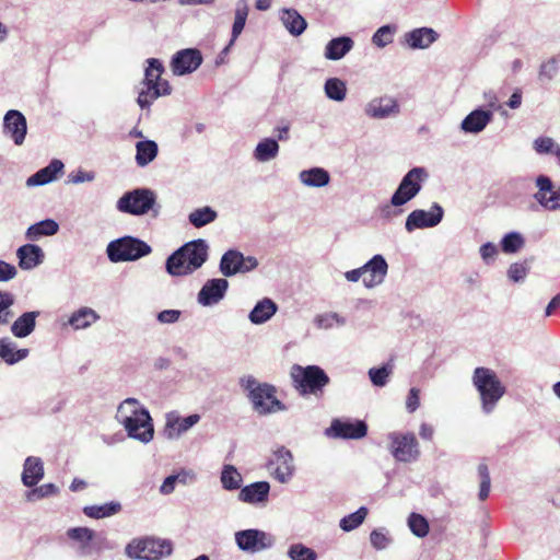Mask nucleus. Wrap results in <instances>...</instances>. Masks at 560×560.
I'll return each instance as SVG.
<instances>
[{"label": "nucleus", "mask_w": 560, "mask_h": 560, "mask_svg": "<svg viewBox=\"0 0 560 560\" xmlns=\"http://www.w3.org/2000/svg\"><path fill=\"white\" fill-rule=\"evenodd\" d=\"M472 384L480 395L482 411L491 413L505 394L504 385L494 371L482 366L475 369Z\"/></svg>", "instance_id": "obj_5"}, {"label": "nucleus", "mask_w": 560, "mask_h": 560, "mask_svg": "<svg viewBox=\"0 0 560 560\" xmlns=\"http://www.w3.org/2000/svg\"><path fill=\"white\" fill-rule=\"evenodd\" d=\"M364 272L363 285L366 289H373L381 285L387 276L388 264L383 255H374L362 266Z\"/></svg>", "instance_id": "obj_20"}, {"label": "nucleus", "mask_w": 560, "mask_h": 560, "mask_svg": "<svg viewBox=\"0 0 560 560\" xmlns=\"http://www.w3.org/2000/svg\"><path fill=\"white\" fill-rule=\"evenodd\" d=\"M267 468L278 482L288 483L295 472L292 452L285 446L277 447L267 463Z\"/></svg>", "instance_id": "obj_10"}, {"label": "nucleus", "mask_w": 560, "mask_h": 560, "mask_svg": "<svg viewBox=\"0 0 560 560\" xmlns=\"http://www.w3.org/2000/svg\"><path fill=\"white\" fill-rule=\"evenodd\" d=\"M95 179V173L90 171H83L78 170L77 172H73L69 174L68 182L72 184H82V183H90Z\"/></svg>", "instance_id": "obj_60"}, {"label": "nucleus", "mask_w": 560, "mask_h": 560, "mask_svg": "<svg viewBox=\"0 0 560 560\" xmlns=\"http://www.w3.org/2000/svg\"><path fill=\"white\" fill-rule=\"evenodd\" d=\"M208 249L207 242L201 238L184 244L167 257L166 271L173 277L191 275L207 261Z\"/></svg>", "instance_id": "obj_2"}, {"label": "nucleus", "mask_w": 560, "mask_h": 560, "mask_svg": "<svg viewBox=\"0 0 560 560\" xmlns=\"http://www.w3.org/2000/svg\"><path fill=\"white\" fill-rule=\"evenodd\" d=\"M278 311L277 304L269 298L260 300L248 315L252 324L260 325L268 322Z\"/></svg>", "instance_id": "obj_36"}, {"label": "nucleus", "mask_w": 560, "mask_h": 560, "mask_svg": "<svg viewBox=\"0 0 560 560\" xmlns=\"http://www.w3.org/2000/svg\"><path fill=\"white\" fill-rule=\"evenodd\" d=\"M492 118V110H486L481 107L476 108L462 120L460 129L466 133L477 135L486 129Z\"/></svg>", "instance_id": "obj_24"}, {"label": "nucleus", "mask_w": 560, "mask_h": 560, "mask_svg": "<svg viewBox=\"0 0 560 560\" xmlns=\"http://www.w3.org/2000/svg\"><path fill=\"white\" fill-rule=\"evenodd\" d=\"M290 376L293 387L300 395H319L330 382L327 373L318 365L301 366L294 364L291 368Z\"/></svg>", "instance_id": "obj_6"}, {"label": "nucleus", "mask_w": 560, "mask_h": 560, "mask_svg": "<svg viewBox=\"0 0 560 560\" xmlns=\"http://www.w3.org/2000/svg\"><path fill=\"white\" fill-rule=\"evenodd\" d=\"M241 386L248 393V398L262 389L264 383H259L254 376L247 375L240 380Z\"/></svg>", "instance_id": "obj_58"}, {"label": "nucleus", "mask_w": 560, "mask_h": 560, "mask_svg": "<svg viewBox=\"0 0 560 560\" xmlns=\"http://www.w3.org/2000/svg\"><path fill=\"white\" fill-rule=\"evenodd\" d=\"M3 128L16 145H21L24 142L27 124L25 116L21 112L15 109L8 110L3 118Z\"/></svg>", "instance_id": "obj_23"}, {"label": "nucleus", "mask_w": 560, "mask_h": 560, "mask_svg": "<svg viewBox=\"0 0 560 560\" xmlns=\"http://www.w3.org/2000/svg\"><path fill=\"white\" fill-rule=\"evenodd\" d=\"M270 485L268 481H256L243 487L238 500L248 504H266L268 502Z\"/></svg>", "instance_id": "obj_25"}, {"label": "nucleus", "mask_w": 560, "mask_h": 560, "mask_svg": "<svg viewBox=\"0 0 560 560\" xmlns=\"http://www.w3.org/2000/svg\"><path fill=\"white\" fill-rule=\"evenodd\" d=\"M325 95L335 102H342L347 95L346 82L339 78H329L324 84Z\"/></svg>", "instance_id": "obj_43"}, {"label": "nucleus", "mask_w": 560, "mask_h": 560, "mask_svg": "<svg viewBox=\"0 0 560 560\" xmlns=\"http://www.w3.org/2000/svg\"><path fill=\"white\" fill-rule=\"evenodd\" d=\"M478 475L480 477V489H479V500L485 501L489 497L491 479L488 466L485 463L478 465Z\"/></svg>", "instance_id": "obj_54"}, {"label": "nucleus", "mask_w": 560, "mask_h": 560, "mask_svg": "<svg viewBox=\"0 0 560 560\" xmlns=\"http://www.w3.org/2000/svg\"><path fill=\"white\" fill-rule=\"evenodd\" d=\"M419 395L420 390L418 388H411L407 396L406 408L409 412H415L419 407Z\"/></svg>", "instance_id": "obj_64"}, {"label": "nucleus", "mask_w": 560, "mask_h": 560, "mask_svg": "<svg viewBox=\"0 0 560 560\" xmlns=\"http://www.w3.org/2000/svg\"><path fill=\"white\" fill-rule=\"evenodd\" d=\"M14 294L9 291L0 290V326L10 324L14 317L12 306L14 305Z\"/></svg>", "instance_id": "obj_46"}, {"label": "nucleus", "mask_w": 560, "mask_h": 560, "mask_svg": "<svg viewBox=\"0 0 560 560\" xmlns=\"http://www.w3.org/2000/svg\"><path fill=\"white\" fill-rule=\"evenodd\" d=\"M44 475L45 470L42 458L36 456H28L24 460L21 479L25 487H35L44 478Z\"/></svg>", "instance_id": "obj_28"}, {"label": "nucleus", "mask_w": 560, "mask_h": 560, "mask_svg": "<svg viewBox=\"0 0 560 560\" xmlns=\"http://www.w3.org/2000/svg\"><path fill=\"white\" fill-rule=\"evenodd\" d=\"M369 511L365 506L359 508L355 512L346 515L339 522V526L343 532H351L359 527L365 520Z\"/></svg>", "instance_id": "obj_49"}, {"label": "nucleus", "mask_w": 560, "mask_h": 560, "mask_svg": "<svg viewBox=\"0 0 560 560\" xmlns=\"http://www.w3.org/2000/svg\"><path fill=\"white\" fill-rule=\"evenodd\" d=\"M368 433V425L363 420H340L334 419L325 434L332 439L360 440Z\"/></svg>", "instance_id": "obj_15"}, {"label": "nucleus", "mask_w": 560, "mask_h": 560, "mask_svg": "<svg viewBox=\"0 0 560 560\" xmlns=\"http://www.w3.org/2000/svg\"><path fill=\"white\" fill-rule=\"evenodd\" d=\"M397 101L390 96H381L371 100L364 107V114L373 119H386L399 114Z\"/></svg>", "instance_id": "obj_22"}, {"label": "nucleus", "mask_w": 560, "mask_h": 560, "mask_svg": "<svg viewBox=\"0 0 560 560\" xmlns=\"http://www.w3.org/2000/svg\"><path fill=\"white\" fill-rule=\"evenodd\" d=\"M151 250L150 245L133 236L114 240L106 248L108 259L112 262L135 261L149 255Z\"/></svg>", "instance_id": "obj_8"}, {"label": "nucleus", "mask_w": 560, "mask_h": 560, "mask_svg": "<svg viewBox=\"0 0 560 560\" xmlns=\"http://www.w3.org/2000/svg\"><path fill=\"white\" fill-rule=\"evenodd\" d=\"M279 143L275 138H264L260 140L254 152L253 158L259 163H266L276 159L279 154Z\"/></svg>", "instance_id": "obj_38"}, {"label": "nucleus", "mask_w": 560, "mask_h": 560, "mask_svg": "<svg viewBox=\"0 0 560 560\" xmlns=\"http://www.w3.org/2000/svg\"><path fill=\"white\" fill-rule=\"evenodd\" d=\"M28 349H16L15 342L9 337L0 338V359L9 364L13 365L28 357Z\"/></svg>", "instance_id": "obj_35"}, {"label": "nucleus", "mask_w": 560, "mask_h": 560, "mask_svg": "<svg viewBox=\"0 0 560 560\" xmlns=\"http://www.w3.org/2000/svg\"><path fill=\"white\" fill-rule=\"evenodd\" d=\"M444 217L442 206L434 202L430 210L416 209L411 211L405 222V229L411 233L418 229L434 228L441 223Z\"/></svg>", "instance_id": "obj_14"}, {"label": "nucleus", "mask_w": 560, "mask_h": 560, "mask_svg": "<svg viewBox=\"0 0 560 560\" xmlns=\"http://www.w3.org/2000/svg\"><path fill=\"white\" fill-rule=\"evenodd\" d=\"M217 211L213 210L211 207L206 206L191 211L188 215V221L195 228H202L213 222L217 219Z\"/></svg>", "instance_id": "obj_44"}, {"label": "nucleus", "mask_w": 560, "mask_h": 560, "mask_svg": "<svg viewBox=\"0 0 560 560\" xmlns=\"http://www.w3.org/2000/svg\"><path fill=\"white\" fill-rule=\"evenodd\" d=\"M370 541H371V545L376 550H384V549H386L390 545L392 539L387 535L385 529L381 528V529H373L371 532V534H370Z\"/></svg>", "instance_id": "obj_56"}, {"label": "nucleus", "mask_w": 560, "mask_h": 560, "mask_svg": "<svg viewBox=\"0 0 560 560\" xmlns=\"http://www.w3.org/2000/svg\"><path fill=\"white\" fill-rule=\"evenodd\" d=\"M555 140L549 137H539L534 141V149L539 154H550L555 148Z\"/></svg>", "instance_id": "obj_59"}, {"label": "nucleus", "mask_w": 560, "mask_h": 560, "mask_svg": "<svg viewBox=\"0 0 560 560\" xmlns=\"http://www.w3.org/2000/svg\"><path fill=\"white\" fill-rule=\"evenodd\" d=\"M257 266L258 260L254 256L245 257L241 252L230 249L222 255L219 268L224 277H232L252 271Z\"/></svg>", "instance_id": "obj_13"}, {"label": "nucleus", "mask_w": 560, "mask_h": 560, "mask_svg": "<svg viewBox=\"0 0 560 560\" xmlns=\"http://www.w3.org/2000/svg\"><path fill=\"white\" fill-rule=\"evenodd\" d=\"M59 230L58 223L52 219H45L35 224H32L26 230L25 236L28 240H37L40 236L55 235Z\"/></svg>", "instance_id": "obj_41"}, {"label": "nucleus", "mask_w": 560, "mask_h": 560, "mask_svg": "<svg viewBox=\"0 0 560 560\" xmlns=\"http://www.w3.org/2000/svg\"><path fill=\"white\" fill-rule=\"evenodd\" d=\"M300 182L312 188H322L329 184L330 174L323 167H311L299 173Z\"/></svg>", "instance_id": "obj_33"}, {"label": "nucleus", "mask_w": 560, "mask_h": 560, "mask_svg": "<svg viewBox=\"0 0 560 560\" xmlns=\"http://www.w3.org/2000/svg\"><path fill=\"white\" fill-rule=\"evenodd\" d=\"M390 369L386 365L369 370V377L374 386L383 387L387 384Z\"/></svg>", "instance_id": "obj_55"}, {"label": "nucleus", "mask_w": 560, "mask_h": 560, "mask_svg": "<svg viewBox=\"0 0 560 560\" xmlns=\"http://www.w3.org/2000/svg\"><path fill=\"white\" fill-rule=\"evenodd\" d=\"M480 256L486 264H490L498 254V248L493 243H486L480 247Z\"/></svg>", "instance_id": "obj_61"}, {"label": "nucleus", "mask_w": 560, "mask_h": 560, "mask_svg": "<svg viewBox=\"0 0 560 560\" xmlns=\"http://www.w3.org/2000/svg\"><path fill=\"white\" fill-rule=\"evenodd\" d=\"M18 273L15 266L0 260V281H9Z\"/></svg>", "instance_id": "obj_63"}, {"label": "nucleus", "mask_w": 560, "mask_h": 560, "mask_svg": "<svg viewBox=\"0 0 560 560\" xmlns=\"http://www.w3.org/2000/svg\"><path fill=\"white\" fill-rule=\"evenodd\" d=\"M180 314L178 310H164L158 314V320L162 324H174L179 319Z\"/></svg>", "instance_id": "obj_62"}, {"label": "nucleus", "mask_w": 560, "mask_h": 560, "mask_svg": "<svg viewBox=\"0 0 560 560\" xmlns=\"http://www.w3.org/2000/svg\"><path fill=\"white\" fill-rule=\"evenodd\" d=\"M147 63L144 79L137 98V103L142 109H149L155 100L172 93L168 81L162 79L163 63L155 58L148 59Z\"/></svg>", "instance_id": "obj_4"}, {"label": "nucleus", "mask_w": 560, "mask_h": 560, "mask_svg": "<svg viewBox=\"0 0 560 560\" xmlns=\"http://www.w3.org/2000/svg\"><path fill=\"white\" fill-rule=\"evenodd\" d=\"M235 542L242 551L255 553L272 548L276 539L271 534L250 528L236 532Z\"/></svg>", "instance_id": "obj_12"}, {"label": "nucleus", "mask_w": 560, "mask_h": 560, "mask_svg": "<svg viewBox=\"0 0 560 560\" xmlns=\"http://www.w3.org/2000/svg\"><path fill=\"white\" fill-rule=\"evenodd\" d=\"M347 323L346 317L341 316L336 312H327L318 314L314 318V324L319 329H330L334 326H345Z\"/></svg>", "instance_id": "obj_47"}, {"label": "nucleus", "mask_w": 560, "mask_h": 560, "mask_svg": "<svg viewBox=\"0 0 560 560\" xmlns=\"http://www.w3.org/2000/svg\"><path fill=\"white\" fill-rule=\"evenodd\" d=\"M62 170L63 163L60 160L55 159L50 161V163L47 166L40 168L35 174L30 176L26 179V185L28 187L46 185L56 179L57 174L62 172Z\"/></svg>", "instance_id": "obj_29"}, {"label": "nucleus", "mask_w": 560, "mask_h": 560, "mask_svg": "<svg viewBox=\"0 0 560 560\" xmlns=\"http://www.w3.org/2000/svg\"><path fill=\"white\" fill-rule=\"evenodd\" d=\"M121 510V504L116 501H110L101 505H89L83 508V513L91 518L109 517Z\"/></svg>", "instance_id": "obj_42"}, {"label": "nucleus", "mask_w": 560, "mask_h": 560, "mask_svg": "<svg viewBox=\"0 0 560 560\" xmlns=\"http://www.w3.org/2000/svg\"><path fill=\"white\" fill-rule=\"evenodd\" d=\"M201 63V52L195 48H186L177 51L173 56L171 69L175 75H185L196 71Z\"/></svg>", "instance_id": "obj_19"}, {"label": "nucleus", "mask_w": 560, "mask_h": 560, "mask_svg": "<svg viewBox=\"0 0 560 560\" xmlns=\"http://www.w3.org/2000/svg\"><path fill=\"white\" fill-rule=\"evenodd\" d=\"M59 488L55 483H45L39 487L33 488L25 493V499L30 502H35L51 495H56Z\"/></svg>", "instance_id": "obj_51"}, {"label": "nucleus", "mask_w": 560, "mask_h": 560, "mask_svg": "<svg viewBox=\"0 0 560 560\" xmlns=\"http://www.w3.org/2000/svg\"><path fill=\"white\" fill-rule=\"evenodd\" d=\"M428 178L429 173L422 166H416L409 170L392 195L390 205H386L382 208V214L386 218L401 214L404 210L392 211V207L399 208L412 200L421 191Z\"/></svg>", "instance_id": "obj_3"}, {"label": "nucleus", "mask_w": 560, "mask_h": 560, "mask_svg": "<svg viewBox=\"0 0 560 560\" xmlns=\"http://www.w3.org/2000/svg\"><path fill=\"white\" fill-rule=\"evenodd\" d=\"M279 20L289 34L295 37L302 35L307 27L306 20L298 12V10L292 8L281 9L279 11Z\"/></svg>", "instance_id": "obj_27"}, {"label": "nucleus", "mask_w": 560, "mask_h": 560, "mask_svg": "<svg viewBox=\"0 0 560 560\" xmlns=\"http://www.w3.org/2000/svg\"><path fill=\"white\" fill-rule=\"evenodd\" d=\"M39 316V312L32 311L25 312L19 316L11 325V332L16 338H25L30 336L36 326V319Z\"/></svg>", "instance_id": "obj_34"}, {"label": "nucleus", "mask_w": 560, "mask_h": 560, "mask_svg": "<svg viewBox=\"0 0 560 560\" xmlns=\"http://www.w3.org/2000/svg\"><path fill=\"white\" fill-rule=\"evenodd\" d=\"M525 244L524 237L518 232H510L501 241L502 250L506 254L518 252Z\"/></svg>", "instance_id": "obj_52"}, {"label": "nucleus", "mask_w": 560, "mask_h": 560, "mask_svg": "<svg viewBox=\"0 0 560 560\" xmlns=\"http://www.w3.org/2000/svg\"><path fill=\"white\" fill-rule=\"evenodd\" d=\"M396 32L397 26L395 24L383 25L373 34L372 44L378 48H384L393 42Z\"/></svg>", "instance_id": "obj_50"}, {"label": "nucleus", "mask_w": 560, "mask_h": 560, "mask_svg": "<svg viewBox=\"0 0 560 560\" xmlns=\"http://www.w3.org/2000/svg\"><path fill=\"white\" fill-rule=\"evenodd\" d=\"M117 421L129 438L148 444L153 440L154 427L149 410L136 398H126L116 412Z\"/></svg>", "instance_id": "obj_1"}, {"label": "nucleus", "mask_w": 560, "mask_h": 560, "mask_svg": "<svg viewBox=\"0 0 560 560\" xmlns=\"http://www.w3.org/2000/svg\"><path fill=\"white\" fill-rule=\"evenodd\" d=\"M159 148L155 141L144 140L136 144V162L143 167L150 164L158 155Z\"/></svg>", "instance_id": "obj_40"}, {"label": "nucleus", "mask_w": 560, "mask_h": 560, "mask_svg": "<svg viewBox=\"0 0 560 560\" xmlns=\"http://www.w3.org/2000/svg\"><path fill=\"white\" fill-rule=\"evenodd\" d=\"M200 421L197 413L182 417L177 411L167 412L165 416L164 435L168 440H177Z\"/></svg>", "instance_id": "obj_18"}, {"label": "nucleus", "mask_w": 560, "mask_h": 560, "mask_svg": "<svg viewBox=\"0 0 560 560\" xmlns=\"http://www.w3.org/2000/svg\"><path fill=\"white\" fill-rule=\"evenodd\" d=\"M242 480V475L233 465L228 464L223 466L220 476V481L222 483L223 489L229 491L240 489Z\"/></svg>", "instance_id": "obj_45"}, {"label": "nucleus", "mask_w": 560, "mask_h": 560, "mask_svg": "<svg viewBox=\"0 0 560 560\" xmlns=\"http://www.w3.org/2000/svg\"><path fill=\"white\" fill-rule=\"evenodd\" d=\"M68 537L72 540L80 542L79 553L83 557L90 556L93 552L92 541L95 537V532L88 527H74L68 530Z\"/></svg>", "instance_id": "obj_37"}, {"label": "nucleus", "mask_w": 560, "mask_h": 560, "mask_svg": "<svg viewBox=\"0 0 560 560\" xmlns=\"http://www.w3.org/2000/svg\"><path fill=\"white\" fill-rule=\"evenodd\" d=\"M405 38L412 49H424L438 39V33L429 27H420L408 32Z\"/></svg>", "instance_id": "obj_32"}, {"label": "nucleus", "mask_w": 560, "mask_h": 560, "mask_svg": "<svg viewBox=\"0 0 560 560\" xmlns=\"http://www.w3.org/2000/svg\"><path fill=\"white\" fill-rule=\"evenodd\" d=\"M160 206L156 202V194L150 188H136L126 191L116 202V209L121 213L136 217L153 212L156 217L160 213Z\"/></svg>", "instance_id": "obj_7"}, {"label": "nucleus", "mask_w": 560, "mask_h": 560, "mask_svg": "<svg viewBox=\"0 0 560 560\" xmlns=\"http://www.w3.org/2000/svg\"><path fill=\"white\" fill-rule=\"evenodd\" d=\"M408 526L417 537H425L429 533V523L420 514L411 513L408 517Z\"/></svg>", "instance_id": "obj_53"}, {"label": "nucleus", "mask_w": 560, "mask_h": 560, "mask_svg": "<svg viewBox=\"0 0 560 560\" xmlns=\"http://www.w3.org/2000/svg\"><path fill=\"white\" fill-rule=\"evenodd\" d=\"M249 8L246 0H238L235 4V16L234 23L232 25L231 39L229 44L223 48V52L230 51L231 47L234 45L235 40L242 34L246 20L248 16Z\"/></svg>", "instance_id": "obj_31"}, {"label": "nucleus", "mask_w": 560, "mask_h": 560, "mask_svg": "<svg viewBox=\"0 0 560 560\" xmlns=\"http://www.w3.org/2000/svg\"><path fill=\"white\" fill-rule=\"evenodd\" d=\"M387 439L390 441L389 451L396 460L410 463L419 457L420 451L413 433L390 432Z\"/></svg>", "instance_id": "obj_11"}, {"label": "nucleus", "mask_w": 560, "mask_h": 560, "mask_svg": "<svg viewBox=\"0 0 560 560\" xmlns=\"http://www.w3.org/2000/svg\"><path fill=\"white\" fill-rule=\"evenodd\" d=\"M528 270L529 268L525 262H514L508 269V277L513 282H523Z\"/></svg>", "instance_id": "obj_57"}, {"label": "nucleus", "mask_w": 560, "mask_h": 560, "mask_svg": "<svg viewBox=\"0 0 560 560\" xmlns=\"http://www.w3.org/2000/svg\"><path fill=\"white\" fill-rule=\"evenodd\" d=\"M354 46V42L349 36H339L330 39L324 50V57L328 60L337 61L342 59Z\"/></svg>", "instance_id": "obj_30"}, {"label": "nucleus", "mask_w": 560, "mask_h": 560, "mask_svg": "<svg viewBox=\"0 0 560 560\" xmlns=\"http://www.w3.org/2000/svg\"><path fill=\"white\" fill-rule=\"evenodd\" d=\"M537 191L534 199L548 211L560 210V187H556L546 175H539L535 180Z\"/></svg>", "instance_id": "obj_17"}, {"label": "nucleus", "mask_w": 560, "mask_h": 560, "mask_svg": "<svg viewBox=\"0 0 560 560\" xmlns=\"http://www.w3.org/2000/svg\"><path fill=\"white\" fill-rule=\"evenodd\" d=\"M290 560H317L316 551L302 542L291 544L287 550Z\"/></svg>", "instance_id": "obj_48"}, {"label": "nucleus", "mask_w": 560, "mask_h": 560, "mask_svg": "<svg viewBox=\"0 0 560 560\" xmlns=\"http://www.w3.org/2000/svg\"><path fill=\"white\" fill-rule=\"evenodd\" d=\"M229 289L224 278H214L206 281L197 294V302L202 306H213L220 303Z\"/></svg>", "instance_id": "obj_21"}, {"label": "nucleus", "mask_w": 560, "mask_h": 560, "mask_svg": "<svg viewBox=\"0 0 560 560\" xmlns=\"http://www.w3.org/2000/svg\"><path fill=\"white\" fill-rule=\"evenodd\" d=\"M19 266L23 270H32L43 264L45 254L38 245L25 244L18 248Z\"/></svg>", "instance_id": "obj_26"}, {"label": "nucleus", "mask_w": 560, "mask_h": 560, "mask_svg": "<svg viewBox=\"0 0 560 560\" xmlns=\"http://www.w3.org/2000/svg\"><path fill=\"white\" fill-rule=\"evenodd\" d=\"M253 409L260 416L287 410L285 405L276 397L275 386L264 383L262 389L249 398Z\"/></svg>", "instance_id": "obj_16"}, {"label": "nucleus", "mask_w": 560, "mask_h": 560, "mask_svg": "<svg viewBox=\"0 0 560 560\" xmlns=\"http://www.w3.org/2000/svg\"><path fill=\"white\" fill-rule=\"evenodd\" d=\"M125 553L136 560H160L172 553V545L165 539L136 538L127 544Z\"/></svg>", "instance_id": "obj_9"}, {"label": "nucleus", "mask_w": 560, "mask_h": 560, "mask_svg": "<svg viewBox=\"0 0 560 560\" xmlns=\"http://www.w3.org/2000/svg\"><path fill=\"white\" fill-rule=\"evenodd\" d=\"M100 319V315L90 307H81L71 314L68 324L75 330L85 329Z\"/></svg>", "instance_id": "obj_39"}]
</instances>
